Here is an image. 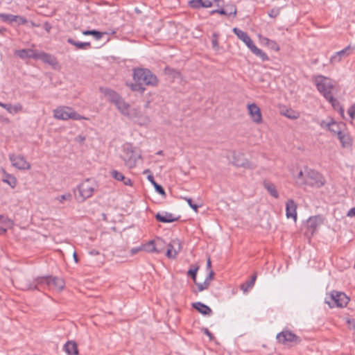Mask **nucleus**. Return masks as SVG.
Here are the masks:
<instances>
[{
  "mask_svg": "<svg viewBox=\"0 0 355 355\" xmlns=\"http://www.w3.org/2000/svg\"><path fill=\"white\" fill-rule=\"evenodd\" d=\"M286 217L292 218L295 222L297 221V205L293 200H288L286 204Z\"/></svg>",
  "mask_w": 355,
  "mask_h": 355,
  "instance_id": "obj_20",
  "label": "nucleus"
},
{
  "mask_svg": "<svg viewBox=\"0 0 355 355\" xmlns=\"http://www.w3.org/2000/svg\"><path fill=\"white\" fill-rule=\"evenodd\" d=\"M347 113L349 115L352 120L355 119V103L353 104L347 110Z\"/></svg>",
  "mask_w": 355,
  "mask_h": 355,
  "instance_id": "obj_49",
  "label": "nucleus"
},
{
  "mask_svg": "<svg viewBox=\"0 0 355 355\" xmlns=\"http://www.w3.org/2000/svg\"><path fill=\"white\" fill-rule=\"evenodd\" d=\"M297 182L299 184H304L311 187L320 188L324 185L325 179L321 174L315 171H309L304 175L300 171Z\"/></svg>",
  "mask_w": 355,
  "mask_h": 355,
  "instance_id": "obj_4",
  "label": "nucleus"
},
{
  "mask_svg": "<svg viewBox=\"0 0 355 355\" xmlns=\"http://www.w3.org/2000/svg\"><path fill=\"white\" fill-rule=\"evenodd\" d=\"M351 46H348L345 49L337 52L343 58L344 56H348L351 53Z\"/></svg>",
  "mask_w": 355,
  "mask_h": 355,
  "instance_id": "obj_46",
  "label": "nucleus"
},
{
  "mask_svg": "<svg viewBox=\"0 0 355 355\" xmlns=\"http://www.w3.org/2000/svg\"><path fill=\"white\" fill-rule=\"evenodd\" d=\"M96 184L94 181L87 179L78 186L80 196L83 200L90 198L94 191Z\"/></svg>",
  "mask_w": 355,
  "mask_h": 355,
  "instance_id": "obj_12",
  "label": "nucleus"
},
{
  "mask_svg": "<svg viewBox=\"0 0 355 355\" xmlns=\"http://www.w3.org/2000/svg\"><path fill=\"white\" fill-rule=\"evenodd\" d=\"M99 89L107 98L108 101L113 104L121 97L118 93L110 88L100 87Z\"/></svg>",
  "mask_w": 355,
  "mask_h": 355,
  "instance_id": "obj_23",
  "label": "nucleus"
},
{
  "mask_svg": "<svg viewBox=\"0 0 355 355\" xmlns=\"http://www.w3.org/2000/svg\"><path fill=\"white\" fill-rule=\"evenodd\" d=\"M67 42L70 44H72L78 49H87L91 47V43L89 42H81L73 40L72 38L69 37L67 39Z\"/></svg>",
  "mask_w": 355,
  "mask_h": 355,
  "instance_id": "obj_34",
  "label": "nucleus"
},
{
  "mask_svg": "<svg viewBox=\"0 0 355 355\" xmlns=\"http://www.w3.org/2000/svg\"><path fill=\"white\" fill-rule=\"evenodd\" d=\"M19 286L21 290H37L41 291L42 289H49V276L46 277H38L33 281H30L26 279H21L18 282Z\"/></svg>",
  "mask_w": 355,
  "mask_h": 355,
  "instance_id": "obj_6",
  "label": "nucleus"
},
{
  "mask_svg": "<svg viewBox=\"0 0 355 355\" xmlns=\"http://www.w3.org/2000/svg\"><path fill=\"white\" fill-rule=\"evenodd\" d=\"M313 83L315 85L318 91L325 98L332 94L335 85L334 82L331 78L322 75H318L313 78Z\"/></svg>",
  "mask_w": 355,
  "mask_h": 355,
  "instance_id": "obj_5",
  "label": "nucleus"
},
{
  "mask_svg": "<svg viewBox=\"0 0 355 355\" xmlns=\"http://www.w3.org/2000/svg\"><path fill=\"white\" fill-rule=\"evenodd\" d=\"M82 33L84 35H92L93 36L96 40H101L103 36L105 34H108L107 32H101L96 30H86L83 31Z\"/></svg>",
  "mask_w": 355,
  "mask_h": 355,
  "instance_id": "obj_36",
  "label": "nucleus"
},
{
  "mask_svg": "<svg viewBox=\"0 0 355 355\" xmlns=\"http://www.w3.org/2000/svg\"><path fill=\"white\" fill-rule=\"evenodd\" d=\"M347 216L348 217H351V218H352V217H355V207H353V208L350 209L348 211V212H347Z\"/></svg>",
  "mask_w": 355,
  "mask_h": 355,
  "instance_id": "obj_54",
  "label": "nucleus"
},
{
  "mask_svg": "<svg viewBox=\"0 0 355 355\" xmlns=\"http://www.w3.org/2000/svg\"><path fill=\"white\" fill-rule=\"evenodd\" d=\"M141 251H145L148 252H151L155 251V240L152 239L149 241L148 243L141 245Z\"/></svg>",
  "mask_w": 355,
  "mask_h": 355,
  "instance_id": "obj_37",
  "label": "nucleus"
},
{
  "mask_svg": "<svg viewBox=\"0 0 355 355\" xmlns=\"http://www.w3.org/2000/svg\"><path fill=\"white\" fill-rule=\"evenodd\" d=\"M162 241L161 239H157V240H156L157 244L158 243H159V242H162Z\"/></svg>",
  "mask_w": 355,
  "mask_h": 355,
  "instance_id": "obj_64",
  "label": "nucleus"
},
{
  "mask_svg": "<svg viewBox=\"0 0 355 355\" xmlns=\"http://www.w3.org/2000/svg\"><path fill=\"white\" fill-rule=\"evenodd\" d=\"M198 268H199L198 266L191 267L189 270L187 274L189 276H190L193 279L194 283L198 286L199 291H202L208 288V287L209 286L210 283L213 279L214 272H213V270H210V272L208 273L206 279L203 282H200V281H198L196 279V273L198 270Z\"/></svg>",
  "mask_w": 355,
  "mask_h": 355,
  "instance_id": "obj_9",
  "label": "nucleus"
},
{
  "mask_svg": "<svg viewBox=\"0 0 355 355\" xmlns=\"http://www.w3.org/2000/svg\"><path fill=\"white\" fill-rule=\"evenodd\" d=\"M71 199V195L70 193L63 194L57 198V200L62 203L65 200H70Z\"/></svg>",
  "mask_w": 355,
  "mask_h": 355,
  "instance_id": "obj_47",
  "label": "nucleus"
},
{
  "mask_svg": "<svg viewBox=\"0 0 355 355\" xmlns=\"http://www.w3.org/2000/svg\"><path fill=\"white\" fill-rule=\"evenodd\" d=\"M256 279H257V275H254L252 276V278H251V280H250V284L251 285H254V284Z\"/></svg>",
  "mask_w": 355,
  "mask_h": 355,
  "instance_id": "obj_56",
  "label": "nucleus"
},
{
  "mask_svg": "<svg viewBox=\"0 0 355 355\" xmlns=\"http://www.w3.org/2000/svg\"><path fill=\"white\" fill-rule=\"evenodd\" d=\"M157 193L162 195L164 198L166 197V193L163 187L159 184H157Z\"/></svg>",
  "mask_w": 355,
  "mask_h": 355,
  "instance_id": "obj_51",
  "label": "nucleus"
},
{
  "mask_svg": "<svg viewBox=\"0 0 355 355\" xmlns=\"http://www.w3.org/2000/svg\"><path fill=\"white\" fill-rule=\"evenodd\" d=\"M73 259H74L75 262L77 263L78 261V255L76 252H73Z\"/></svg>",
  "mask_w": 355,
  "mask_h": 355,
  "instance_id": "obj_59",
  "label": "nucleus"
},
{
  "mask_svg": "<svg viewBox=\"0 0 355 355\" xmlns=\"http://www.w3.org/2000/svg\"><path fill=\"white\" fill-rule=\"evenodd\" d=\"M259 38L260 42L263 45L266 46L267 47H268L269 49H270L275 51H277V52L279 51L280 47L275 41L272 40L268 37H262L261 35H259Z\"/></svg>",
  "mask_w": 355,
  "mask_h": 355,
  "instance_id": "obj_27",
  "label": "nucleus"
},
{
  "mask_svg": "<svg viewBox=\"0 0 355 355\" xmlns=\"http://www.w3.org/2000/svg\"><path fill=\"white\" fill-rule=\"evenodd\" d=\"M324 300L331 308L344 307L348 304L349 298L343 292L333 291L327 293Z\"/></svg>",
  "mask_w": 355,
  "mask_h": 355,
  "instance_id": "obj_7",
  "label": "nucleus"
},
{
  "mask_svg": "<svg viewBox=\"0 0 355 355\" xmlns=\"http://www.w3.org/2000/svg\"><path fill=\"white\" fill-rule=\"evenodd\" d=\"M219 0H191L189 5L192 8L198 9L200 8H211L214 3H218Z\"/></svg>",
  "mask_w": 355,
  "mask_h": 355,
  "instance_id": "obj_18",
  "label": "nucleus"
},
{
  "mask_svg": "<svg viewBox=\"0 0 355 355\" xmlns=\"http://www.w3.org/2000/svg\"><path fill=\"white\" fill-rule=\"evenodd\" d=\"M14 22H16L18 25H24L26 24L28 21L27 19L20 15H15Z\"/></svg>",
  "mask_w": 355,
  "mask_h": 355,
  "instance_id": "obj_44",
  "label": "nucleus"
},
{
  "mask_svg": "<svg viewBox=\"0 0 355 355\" xmlns=\"http://www.w3.org/2000/svg\"><path fill=\"white\" fill-rule=\"evenodd\" d=\"M64 286V282L62 279L49 276V290H55L58 291H60L63 289Z\"/></svg>",
  "mask_w": 355,
  "mask_h": 355,
  "instance_id": "obj_22",
  "label": "nucleus"
},
{
  "mask_svg": "<svg viewBox=\"0 0 355 355\" xmlns=\"http://www.w3.org/2000/svg\"><path fill=\"white\" fill-rule=\"evenodd\" d=\"M31 24L32 26H36V24H35V22L31 21Z\"/></svg>",
  "mask_w": 355,
  "mask_h": 355,
  "instance_id": "obj_63",
  "label": "nucleus"
},
{
  "mask_svg": "<svg viewBox=\"0 0 355 355\" xmlns=\"http://www.w3.org/2000/svg\"><path fill=\"white\" fill-rule=\"evenodd\" d=\"M90 254H93V255H96V254H98V251H96V250H92V251H91V252H90Z\"/></svg>",
  "mask_w": 355,
  "mask_h": 355,
  "instance_id": "obj_61",
  "label": "nucleus"
},
{
  "mask_svg": "<svg viewBox=\"0 0 355 355\" xmlns=\"http://www.w3.org/2000/svg\"><path fill=\"white\" fill-rule=\"evenodd\" d=\"M181 249L182 245L180 241L174 239L168 244L165 254L169 259H174L180 252Z\"/></svg>",
  "mask_w": 355,
  "mask_h": 355,
  "instance_id": "obj_15",
  "label": "nucleus"
},
{
  "mask_svg": "<svg viewBox=\"0 0 355 355\" xmlns=\"http://www.w3.org/2000/svg\"><path fill=\"white\" fill-rule=\"evenodd\" d=\"M6 221V218L0 214V223H4Z\"/></svg>",
  "mask_w": 355,
  "mask_h": 355,
  "instance_id": "obj_57",
  "label": "nucleus"
},
{
  "mask_svg": "<svg viewBox=\"0 0 355 355\" xmlns=\"http://www.w3.org/2000/svg\"><path fill=\"white\" fill-rule=\"evenodd\" d=\"M143 175L146 176L147 180H149L152 185H153V187L155 188V180L153 173L150 170L146 169L144 171Z\"/></svg>",
  "mask_w": 355,
  "mask_h": 355,
  "instance_id": "obj_40",
  "label": "nucleus"
},
{
  "mask_svg": "<svg viewBox=\"0 0 355 355\" xmlns=\"http://www.w3.org/2000/svg\"><path fill=\"white\" fill-rule=\"evenodd\" d=\"M326 100L328 101L331 103L334 109L338 110L341 116L344 118V109L343 106L340 104L338 101L333 96V94L327 98Z\"/></svg>",
  "mask_w": 355,
  "mask_h": 355,
  "instance_id": "obj_32",
  "label": "nucleus"
},
{
  "mask_svg": "<svg viewBox=\"0 0 355 355\" xmlns=\"http://www.w3.org/2000/svg\"><path fill=\"white\" fill-rule=\"evenodd\" d=\"M114 105L122 114H129L128 111L130 105L124 101V99L122 97H120L119 99H118V101L115 102Z\"/></svg>",
  "mask_w": 355,
  "mask_h": 355,
  "instance_id": "obj_30",
  "label": "nucleus"
},
{
  "mask_svg": "<svg viewBox=\"0 0 355 355\" xmlns=\"http://www.w3.org/2000/svg\"><path fill=\"white\" fill-rule=\"evenodd\" d=\"M349 328L355 332V320H347Z\"/></svg>",
  "mask_w": 355,
  "mask_h": 355,
  "instance_id": "obj_52",
  "label": "nucleus"
},
{
  "mask_svg": "<svg viewBox=\"0 0 355 355\" xmlns=\"http://www.w3.org/2000/svg\"><path fill=\"white\" fill-rule=\"evenodd\" d=\"M35 60H40L44 63H47L51 66H55L58 64L57 59L55 56L45 52H37Z\"/></svg>",
  "mask_w": 355,
  "mask_h": 355,
  "instance_id": "obj_21",
  "label": "nucleus"
},
{
  "mask_svg": "<svg viewBox=\"0 0 355 355\" xmlns=\"http://www.w3.org/2000/svg\"><path fill=\"white\" fill-rule=\"evenodd\" d=\"M246 108L249 118L254 124L260 125L263 122L262 112L257 104L248 103Z\"/></svg>",
  "mask_w": 355,
  "mask_h": 355,
  "instance_id": "obj_10",
  "label": "nucleus"
},
{
  "mask_svg": "<svg viewBox=\"0 0 355 355\" xmlns=\"http://www.w3.org/2000/svg\"><path fill=\"white\" fill-rule=\"evenodd\" d=\"M3 182L10 185L12 188H15L17 185V179L13 175L7 173L3 171Z\"/></svg>",
  "mask_w": 355,
  "mask_h": 355,
  "instance_id": "obj_35",
  "label": "nucleus"
},
{
  "mask_svg": "<svg viewBox=\"0 0 355 355\" xmlns=\"http://www.w3.org/2000/svg\"><path fill=\"white\" fill-rule=\"evenodd\" d=\"M320 126L331 132L337 137L346 129L345 125L343 123H338L333 119L323 120L320 122Z\"/></svg>",
  "mask_w": 355,
  "mask_h": 355,
  "instance_id": "obj_11",
  "label": "nucleus"
},
{
  "mask_svg": "<svg viewBox=\"0 0 355 355\" xmlns=\"http://www.w3.org/2000/svg\"><path fill=\"white\" fill-rule=\"evenodd\" d=\"M233 164L235 165L236 166H242V167H245L248 165V162L244 161V160H241V156L238 155L236 157H235L234 160L232 162Z\"/></svg>",
  "mask_w": 355,
  "mask_h": 355,
  "instance_id": "obj_41",
  "label": "nucleus"
},
{
  "mask_svg": "<svg viewBox=\"0 0 355 355\" xmlns=\"http://www.w3.org/2000/svg\"><path fill=\"white\" fill-rule=\"evenodd\" d=\"M211 259H210V258L209 257V258L207 259V269L209 270V273L210 272V270H212L211 269Z\"/></svg>",
  "mask_w": 355,
  "mask_h": 355,
  "instance_id": "obj_55",
  "label": "nucleus"
},
{
  "mask_svg": "<svg viewBox=\"0 0 355 355\" xmlns=\"http://www.w3.org/2000/svg\"><path fill=\"white\" fill-rule=\"evenodd\" d=\"M111 176L117 181L123 182L124 185L131 186L132 184V180L125 177L121 172L116 170H112L110 172Z\"/></svg>",
  "mask_w": 355,
  "mask_h": 355,
  "instance_id": "obj_26",
  "label": "nucleus"
},
{
  "mask_svg": "<svg viewBox=\"0 0 355 355\" xmlns=\"http://www.w3.org/2000/svg\"><path fill=\"white\" fill-rule=\"evenodd\" d=\"M280 114L292 120L297 119L300 116V112L285 106L281 109Z\"/></svg>",
  "mask_w": 355,
  "mask_h": 355,
  "instance_id": "obj_24",
  "label": "nucleus"
},
{
  "mask_svg": "<svg viewBox=\"0 0 355 355\" xmlns=\"http://www.w3.org/2000/svg\"><path fill=\"white\" fill-rule=\"evenodd\" d=\"M6 31V28L5 27H0V33L1 35H3Z\"/></svg>",
  "mask_w": 355,
  "mask_h": 355,
  "instance_id": "obj_60",
  "label": "nucleus"
},
{
  "mask_svg": "<svg viewBox=\"0 0 355 355\" xmlns=\"http://www.w3.org/2000/svg\"><path fill=\"white\" fill-rule=\"evenodd\" d=\"M141 251V245L137 248H133L130 250V254L131 255L136 254L138 252Z\"/></svg>",
  "mask_w": 355,
  "mask_h": 355,
  "instance_id": "obj_53",
  "label": "nucleus"
},
{
  "mask_svg": "<svg viewBox=\"0 0 355 355\" xmlns=\"http://www.w3.org/2000/svg\"><path fill=\"white\" fill-rule=\"evenodd\" d=\"M342 59L343 58L340 57V55L338 53H336L334 55L331 56L330 62L331 64H335L340 62Z\"/></svg>",
  "mask_w": 355,
  "mask_h": 355,
  "instance_id": "obj_48",
  "label": "nucleus"
},
{
  "mask_svg": "<svg viewBox=\"0 0 355 355\" xmlns=\"http://www.w3.org/2000/svg\"><path fill=\"white\" fill-rule=\"evenodd\" d=\"M193 306L205 315H209L212 313L211 309L208 306L201 302H196L193 304Z\"/></svg>",
  "mask_w": 355,
  "mask_h": 355,
  "instance_id": "obj_33",
  "label": "nucleus"
},
{
  "mask_svg": "<svg viewBox=\"0 0 355 355\" xmlns=\"http://www.w3.org/2000/svg\"><path fill=\"white\" fill-rule=\"evenodd\" d=\"M184 200H185L188 205L190 206V207L196 212L197 213L198 211V207L199 206L196 205V204H193L192 202V200L189 198H187V197H182V198Z\"/></svg>",
  "mask_w": 355,
  "mask_h": 355,
  "instance_id": "obj_42",
  "label": "nucleus"
},
{
  "mask_svg": "<svg viewBox=\"0 0 355 355\" xmlns=\"http://www.w3.org/2000/svg\"><path fill=\"white\" fill-rule=\"evenodd\" d=\"M323 222V218L320 216L310 217L307 220V226L314 232Z\"/></svg>",
  "mask_w": 355,
  "mask_h": 355,
  "instance_id": "obj_28",
  "label": "nucleus"
},
{
  "mask_svg": "<svg viewBox=\"0 0 355 355\" xmlns=\"http://www.w3.org/2000/svg\"><path fill=\"white\" fill-rule=\"evenodd\" d=\"M120 158L128 168L135 167L137 162L141 159L140 149L130 143H125L121 146Z\"/></svg>",
  "mask_w": 355,
  "mask_h": 355,
  "instance_id": "obj_2",
  "label": "nucleus"
},
{
  "mask_svg": "<svg viewBox=\"0 0 355 355\" xmlns=\"http://www.w3.org/2000/svg\"><path fill=\"white\" fill-rule=\"evenodd\" d=\"M175 76L177 77H180V73L179 72H175Z\"/></svg>",
  "mask_w": 355,
  "mask_h": 355,
  "instance_id": "obj_62",
  "label": "nucleus"
},
{
  "mask_svg": "<svg viewBox=\"0 0 355 355\" xmlns=\"http://www.w3.org/2000/svg\"><path fill=\"white\" fill-rule=\"evenodd\" d=\"M9 160L12 165L19 170H28L31 168V164L26 161V158L21 155H15L14 153L9 155Z\"/></svg>",
  "mask_w": 355,
  "mask_h": 355,
  "instance_id": "obj_14",
  "label": "nucleus"
},
{
  "mask_svg": "<svg viewBox=\"0 0 355 355\" xmlns=\"http://www.w3.org/2000/svg\"><path fill=\"white\" fill-rule=\"evenodd\" d=\"M133 80L134 83H127V86L132 91L143 93L145 90V86L153 85L155 77L147 69L137 68L133 70Z\"/></svg>",
  "mask_w": 355,
  "mask_h": 355,
  "instance_id": "obj_1",
  "label": "nucleus"
},
{
  "mask_svg": "<svg viewBox=\"0 0 355 355\" xmlns=\"http://www.w3.org/2000/svg\"><path fill=\"white\" fill-rule=\"evenodd\" d=\"M36 51L31 49L16 50L15 55L21 59L33 58L35 60Z\"/></svg>",
  "mask_w": 355,
  "mask_h": 355,
  "instance_id": "obj_25",
  "label": "nucleus"
},
{
  "mask_svg": "<svg viewBox=\"0 0 355 355\" xmlns=\"http://www.w3.org/2000/svg\"><path fill=\"white\" fill-rule=\"evenodd\" d=\"M253 286L254 285L250 284V281H249V282H247L246 283H245L244 284H242L241 286V289L243 290V292H246L248 290L252 288Z\"/></svg>",
  "mask_w": 355,
  "mask_h": 355,
  "instance_id": "obj_50",
  "label": "nucleus"
},
{
  "mask_svg": "<svg viewBox=\"0 0 355 355\" xmlns=\"http://www.w3.org/2000/svg\"><path fill=\"white\" fill-rule=\"evenodd\" d=\"M265 188L270 193V194L275 198L279 197L278 192L274 184L268 183L265 184Z\"/></svg>",
  "mask_w": 355,
  "mask_h": 355,
  "instance_id": "obj_38",
  "label": "nucleus"
},
{
  "mask_svg": "<svg viewBox=\"0 0 355 355\" xmlns=\"http://www.w3.org/2000/svg\"><path fill=\"white\" fill-rule=\"evenodd\" d=\"M277 339L279 343L284 345H290L297 343L300 341L299 337L288 330H284L277 335Z\"/></svg>",
  "mask_w": 355,
  "mask_h": 355,
  "instance_id": "obj_13",
  "label": "nucleus"
},
{
  "mask_svg": "<svg viewBox=\"0 0 355 355\" xmlns=\"http://www.w3.org/2000/svg\"><path fill=\"white\" fill-rule=\"evenodd\" d=\"M211 45H212V48L214 50L217 51V50L219 49V44H218V35L216 33L213 34V35H212Z\"/></svg>",
  "mask_w": 355,
  "mask_h": 355,
  "instance_id": "obj_43",
  "label": "nucleus"
},
{
  "mask_svg": "<svg viewBox=\"0 0 355 355\" xmlns=\"http://www.w3.org/2000/svg\"><path fill=\"white\" fill-rule=\"evenodd\" d=\"M64 352L69 355H78V349L76 342L73 340L67 341L64 345Z\"/></svg>",
  "mask_w": 355,
  "mask_h": 355,
  "instance_id": "obj_29",
  "label": "nucleus"
},
{
  "mask_svg": "<svg viewBox=\"0 0 355 355\" xmlns=\"http://www.w3.org/2000/svg\"><path fill=\"white\" fill-rule=\"evenodd\" d=\"M337 138L338 139L343 148H350L353 144V139L349 132L347 130V128L343 130L340 135L337 137Z\"/></svg>",
  "mask_w": 355,
  "mask_h": 355,
  "instance_id": "obj_19",
  "label": "nucleus"
},
{
  "mask_svg": "<svg viewBox=\"0 0 355 355\" xmlns=\"http://www.w3.org/2000/svg\"><path fill=\"white\" fill-rule=\"evenodd\" d=\"M15 15L12 14L0 13V19L4 22H14Z\"/></svg>",
  "mask_w": 355,
  "mask_h": 355,
  "instance_id": "obj_39",
  "label": "nucleus"
},
{
  "mask_svg": "<svg viewBox=\"0 0 355 355\" xmlns=\"http://www.w3.org/2000/svg\"><path fill=\"white\" fill-rule=\"evenodd\" d=\"M233 32L238 38L248 46L253 54L260 58L263 61H267L269 60L268 55L254 44L247 33L239 29L238 28H234Z\"/></svg>",
  "mask_w": 355,
  "mask_h": 355,
  "instance_id": "obj_3",
  "label": "nucleus"
},
{
  "mask_svg": "<svg viewBox=\"0 0 355 355\" xmlns=\"http://www.w3.org/2000/svg\"><path fill=\"white\" fill-rule=\"evenodd\" d=\"M6 232V229L3 227H0V234H3Z\"/></svg>",
  "mask_w": 355,
  "mask_h": 355,
  "instance_id": "obj_58",
  "label": "nucleus"
},
{
  "mask_svg": "<svg viewBox=\"0 0 355 355\" xmlns=\"http://www.w3.org/2000/svg\"><path fill=\"white\" fill-rule=\"evenodd\" d=\"M218 13L222 15L225 16H233L235 17L237 13V8L235 4L234 3H229L227 4L224 8L218 9V10H214L211 11V14H215Z\"/></svg>",
  "mask_w": 355,
  "mask_h": 355,
  "instance_id": "obj_16",
  "label": "nucleus"
},
{
  "mask_svg": "<svg viewBox=\"0 0 355 355\" xmlns=\"http://www.w3.org/2000/svg\"><path fill=\"white\" fill-rule=\"evenodd\" d=\"M280 13V8H273L268 12L270 17L276 18Z\"/></svg>",
  "mask_w": 355,
  "mask_h": 355,
  "instance_id": "obj_45",
  "label": "nucleus"
},
{
  "mask_svg": "<svg viewBox=\"0 0 355 355\" xmlns=\"http://www.w3.org/2000/svg\"><path fill=\"white\" fill-rule=\"evenodd\" d=\"M180 218V215H177L171 212L162 211L157 214V220L162 223H173L178 221Z\"/></svg>",
  "mask_w": 355,
  "mask_h": 355,
  "instance_id": "obj_17",
  "label": "nucleus"
},
{
  "mask_svg": "<svg viewBox=\"0 0 355 355\" xmlns=\"http://www.w3.org/2000/svg\"><path fill=\"white\" fill-rule=\"evenodd\" d=\"M53 116L60 120H81L84 119L78 114L73 108L67 106H60L53 110Z\"/></svg>",
  "mask_w": 355,
  "mask_h": 355,
  "instance_id": "obj_8",
  "label": "nucleus"
},
{
  "mask_svg": "<svg viewBox=\"0 0 355 355\" xmlns=\"http://www.w3.org/2000/svg\"><path fill=\"white\" fill-rule=\"evenodd\" d=\"M0 107L6 109L10 114H15L21 111L22 105L20 103L15 104L14 105L9 103H3L0 102Z\"/></svg>",
  "mask_w": 355,
  "mask_h": 355,
  "instance_id": "obj_31",
  "label": "nucleus"
}]
</instances>
